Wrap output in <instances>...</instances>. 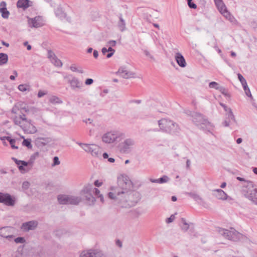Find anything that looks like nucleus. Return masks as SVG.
<instances>
[{"mask_svg": "<svg viewBox=\"0 0 257 257\" xmlns=\"http://www.w3.org/2000/svg\"><path fill=\"white\" fill-rule=\"evenodd\" d=\"M133 183L125 175L117 177V186L112 187L108 193V197L122 208L134 206L140 200L141 194L133 190Z\"/></svg>", "mask_w": 257, "mask_h": 257, "instance_id": "f257e3e1", "label": "nucleus"}, {"mask_svg": "<svg viewBox=\"0 0 257 257\" xmlns=\"http://www.w3.org/2000/svg\"><path fill=\"white\" fill-rule=\"evenodd\" d=\"M192 117V121L200 128L208 130L209 132L212 130L214 126L202 114L196 112H190L189 114Z\"/></svg>", "mask_w": 257, "mask_h": 257, "instance_id": "f03ea898", "label": "nucleus"}, {"mask_svg": "<svg viewBox=\"0 0 257 257\" xmlns=\"http://www.w3.org/2000/svg\"><path fill=\"white\" fill-rule=\"evenodd\" d=\"M125 137L123 132L118 130H113L106 133L102 136V141L106 144H111L119 142Z\"/></svg>", "mask_w": 257, "mask_h": 257, "instance_id": "7ed1b4c3", "label": "nucleus"}, {"mask_svg": "<svg viewBox=\"0 0 257 257\" xmlns=\"http://www.w3.org/2000/svg\"><path fill=\"white\" fill-rule=\"evenodd\" d=\"M217 232L224 238L234 241L239 240L242 235L233 228H230L229 229L218 228Z\"/></svg>", "mask_w": 257, "mask_h": 257, "instance_id": "20e7f679", "label": "nucleus"}, {"mask_svg": "<svg viewBox=\"0 0 257 257\" xmlns=\"http://www.w3.org/2000/svg\"><path fill=\"white\" fill-rule=\"evenodd\" d=\"M92 185L87 184L84 186L80 192V194L84 198L86 203L89 206L94 205L96 202L95 197L92 195Z\"/></svg>", "mask_w": 257, "mask_h": 257, "instance_id": "39448f33", "label": "nucleus"}, {"mask_svg": "<svg viewBox=\"0 0 257 257\" xmlns=\"http://www.w3.org/2000/svg\"><path fill=\"white\" fill-rule=\"evenodd\" d=\"M77 144L86 152L90 153L93 157L99 158L101 156V149L98 146L81 143H77Z\"/></svg>", "mask_w": 257, "mask_h": 257, "instance_id": "423d86ee", "label": "nucleus"}, {"mask_svg": "<svg viewBox=\"0 0 257 257\" xmlns=\"http://www.w3.org/2000/svg\"><path fill=\"white\" fill-rule=\"evenodd\" d=\"M136 142L132 138H127L119 144V148L121 152L128 153L133 149Z\"/></svg>", "mask_w": 257, "mask_h": 257, "instance_id": "0eeeda50", "label": "nucleus"}, {"mask_svg": "<svg viewBox=\"0 0 257 257\" xmlns=\"http://www.w3.org/2000/svg\"><path fill=\"white\" fill-rule=\"evenodd\" d=\"M16 198L11 196L8 193L0 192V203L9 206H13L15 204Z\"/></svg>", "mask_w": 257, "mask_h": 257, "instance_id": "6e6552de", "label": "nucleus"}, {"mask_svg": "<svg viewBox=\"0 0 257 257\" xmlns=\"http://www.w3.org/2000/svg\"><path fill=\"white\" fill-rule=\"evenodd\" d=\"M247 190H243L244 196L255 204H257V190L252 187H249Z\"/></svg>", "mask_w": 257, "mask_h": 257, "instance_id": "1a4fd4ad", "label": "nucleus"}, {"mask_svg": "<svg viewBox=\"0 0 257 257\" xmlns=\"http://www.w3.org/2000/svg\"><path fill=\"white\" fill-rule=\"evenodd\" d=\"M26 134H34L37 132L36 127L32 123V120L29 119L19 125Z\"/></svg>", "mask_w": 257, "mask_h": 257, "instance_id": "9d476101", "label": "nucleus"}, {"mask_svg": "<svg viewBox=\"0 0 257 257\" xmlns=\"http://www.w3.org/2000/svg\"><path fill=\"white\" fill-rule=\"evenodd\" d=\"M28 18V23L31 28H38L44 25V22L42 17L37 16L33 18Z\"/></svg>", "mask_w": 257, "mask_h": 257, "instance_id": "9b49d317", "label": "nucleus"}, {"mask_svg": "<svg viewBox=\"0 0 257 257\" xmlns=\"http://www.w3.org/2000/svg\"><path fill=\"white\" fill-rule=\"evenodd\" d=\"M12 159L15 162V163L18 165V168L20 172L22 173H25L29 171L31 169L30 168H27L29 165L31 164V167L32 166V164L33 163L32 162H27L24 161L19 160L16 158H13Z\"/></svg>", "mask_w": 257, "mask_h": 257, "instance_id": "f8f14e48", "label": "nucleus"}, {"mask_svg": "<svg viewBox=\"0 0 257 257\" xmlns=\"http://www.w3.org/2000/svg\"><path fill=\"white\" fill-rule=\"evenodd\" d=\"M65 78L68 79V82L72 89H80L82 87V82L80 81L77 78L70 75L66 76Z\"/></svg>", "mask_w": 257, "mask_h": 257, "instance_id": "ddd939ff", "label": "nucleus"}, {"mask_svg": "<svg viewBox=\"0 0 257 257\" xmlns=\"http://www.w3.org/2000/svg\"><path fill=\"white\" fill-rule=\"evenodd\" d=\"M102 252L97 249H90L81 252L80 257H103Z\"/></svg>", "mask_w": 257, "mask_h": 257, "instance_id": "4468645a", "label": "nucleus"}, {"mask_svg": "<svg viewBox=\"0 0 257 257\" xmlns=\"http://www.w3.org/2000/svg\"><path fill=\"white\" fill-rule=\"evenodd\" d=\"M158 125L161 130L167 133V131H169V128L170 125H173V121L166 118H162L158 121Z\"/></svg>", "mask_w": 257, "mask_h": 257, "instance_id": "2eb2a0df", "label": "nucleus"}, {"mask_svg": "<svg viewBox=\"0 0 257 257\" xmlns=\"http://www.w3.org/2000/svg\"><path fill=\"white\" fill-rule=\"evenodd\" d=\"M117 74L124 79L133 78L135 75L134 73L128 70L125 67H120Z\"/></svg>", "mask_w": 257, "mask_h": 257, "instance_id": "dca6fc26", "label": "nucleus"}, {"mask_svg": "<svg viewBox=\"0 0 257 257\" xmlns=\"http://www.w3.org/2000/svg\"><path fill=\"white\" fill-rule=\"evenodd\" d=\"M14 228L11 227H4L0 229V235L6 238L10 239L13 237Z\"/></svg>", "mask_w": 257, "mask_h": 257, "instance_id": "f3484780", "label": "nucleus"}, {"mask_svg": "<svg viewBox=\"0 0 257 257\" xmlns=\"http://www.w3.org/2000/svg\"><path fill=\"white\" fill-rule=\"evenodd\" d=\"M38 225V222L36 220H32L28 222L23 223L22 224L21 228L25 231H28L30 230H34L36 229Z\"/></svg>", "mask_w": 257, "mask_h": 257, "instance_id": "a211bd4d", "label": "nucleus"}, {"mask_svg": "<svg viewBox=\"0 0 257 257\" xmlns=\"http://www.w3.org/2000/svg\"><path fill=\"white\" fill-rule=\"evenodd\" d=\"M48 58L55 66L61 67L62 66V62L56 57V55L52 51H48Z\"/></svg>", "mask_w": 257, "mask_h": 257, "instance_id": "6ab92c4d", "label": "nucleus"}, {"mask_svg": "<svg viewBox=\"0 0 257 257\" xmlns=\"http://www.w3.org/2000/svg\"><path fill=\"white\" fill-rule=\"evenodd\" d=\"M213 195L219 200H225L227 199V194L221 189H216L213 191Z\"/></svg>", "mask_w": 257, "mask_h": 257, "instance_id": "aec40b11", "label": "nucleus"}, {"mask_svg": "<svg viewBox=\"0 0 257 257\" xmlns=\"http://www.w3.org/2000/svg\"><path fill=\"white\" fill-rule=\"evenodd\" d=\"M7 4L5 2L3 1L0 3V13L2 17L4 19H8L10 16V12L7 10Z\"/></svg>", "mask_w": 257, "mask_h": 257, "instance_id": "412c9836", "label": "nucleus"}, {"mask_svg": "<svg viewBox=\"0 0 257 257\" xmlns=\"http://www.w3.org/2000/svg\"><path fill=\"white\" fill-rule=\"evenodd\" d=\"M32 2L29 0H18L17 3V7L19 9L25 10L32 6Z\"/></svg>", "mask_w": 257, "mask_h": 257, "instance_id": "4be33fe9", "label": "nucleus"}, {"mask_svg": "<svg viewBox=\"0 0 257 257\" xmlns=\"http://www.w3.org/2000/svg\"><path fill=\"white\" fill-rule=\"evenodd\" d=\"M28 120H29V119H28L26 118V115L24 114L19 116H16L13 118V121L15 124L19 126Z\"/></svg>", "mask_w": 257, "mask_h": 257, "instance_id": "5701e85b", "label": "nucleus"}, {"mask_svg": "<svg viewBox=\"0 0 257 257\" xmlns=\"http://www.w3.org/2000/svg\"><path fill=\"white\" fill-rule=\"evenodd\" d=\"M175 59L177 64L181 67H185L186 65L185 59L180 53H177L175 56Z\"/></svg>", "mask_w": 257, "mask_h": 257, "instance_id": "b1692460", "label": "nucleus"}, {"mask_svg": "<svg viewBox=\"0 0 257 257\" xmlns=\"http://www.w3.org/2000/svg\"><path fill=\"white\" fill-rule=\"evenodd\" d=\"M169 131H167V133L172 135H177L179 133L180 127L178 124L173 121V125H171L169 128Z\"/></svg>", "mask_w": 257, "mask_h": 257, "instance_id": "393cba45", "label": "nucleus"}, {"mask_svg": "<svg viewBox=\"0 0 257 257\" xmlns=\"http://www.w3.org/2000/svg\"><path fill=\"white\" fill-rule=\"evenodd\" d=\"M69 204L78 205L81 202L82 199L80 196L69 195Z\"/></svg>", "mask_w": 257, "mask_h": 257, "instance_id": "a878e982", "label": "nucleus"}, {"mask_svg": "<svg viewBox=\"0 0 257 257\" xmlns=\"http://www.w3.org/2000/svg\"><path fill=\"white\" fill-rule=\"evenodd\" d=\"M57 200L60 204H69V195L65 194L59 195Z\"/></svg>", "mask_w": 257, "mask_h": 257, "instance_id": "bb28decb", "label": "nucleus"}, {"mask_svg": "<svg viewBox=\"0 0 257 257\" xmlns=\"http://www.w3.org/2000/svg\"><path fill=\"white\" fill-rule=\"evenodd\" d=\"M219 12L226 19L230 20L231 16L229 12L227 11V8L225 5H223V7H220L217 8Z\"/></svg>", "mask_w": 257, "mask_h": 257, "instance_id": "cd10ccee", "label": "nucleus"}, {"mask_svg": "<svg viewBox=\"0 0 257 257\" xmlns=\"http://www.w3.org/2000/svg\"><path fill=\"white\" fill-rule=\"evenodd\" d=\"M220 104L222 107H223L224 110L227 112L228 119L235 120L234 116L232 112L231 108L228 107L225 104L223 103H220Z\"/></svg>", "mask_w": 257, "mask_h": 257, "instance_id": "c85d7f7f", "label": "nucleus"}, {"mask_svg": "<svg viewBox=\"0 0 257 257\" xmlns=\"http://www.w3.org/2000/svg\"><path fill=\"white\" fill-rule=\"evenodd\" d=\"M169 178L166 176L164 175L162 177L157 179H150V181L152 183H159V184H163L168 182L169 181Z\"/></svg>", "mask_w": 257, "mask_h": 257, "instance_id": "c756f323", "label": "nucleus"}, {"mask_svg": "<svg viewBox=\"0 0 257 257\" xmlns=\"http://www.w3.org/2000/svg\"><path fill=\"white\" fill-rule=\"evenodd\" d=\"M188 194L196 201H197L199 203L202 204V205L205 206L206 204V202H205L204 200L198 195L193 193H189Z\"/></svg>", "mask_w": 257, "mask_h": 257, "instance_id": "7c9ffc66", "label": "nucleus"}, {"mask_svg": "<svg viewBox=\"0 0 257 257\" xmlns=\"http://www.w3.org/2000/svg\"><path fill=\"white\" fill-rule=\"evenodd\" d=\"M38 143H40L43 146H45L52 142L51 138H38L37 140Z\"/></svg>", "mask_w": 257, "mask_h": 257, "instance_id": "2f4dec72", "label": "nucleus"}, {"mask_svg": "<svg viewBox=\"0 0 257 257\" xmlns=\"http://www.w3.org/2000/svg\"><path fill=\"white\" fill-rule=\"evenodd\" d=\"M119 21L117 23L118 27L119 29V30L121 32H123L125 29V21L123 20V19L122 17V16L120 15L119 17Z\"/></svg>", "mask_w": 257, "mask_h": 257, "instance_id": "473e14b6", "label": "nucleus"}, {"mask_svg": "<svg viewBox=\"0 0 257 257\" xmlns=\"http://www.w3.org/2000/svg\"><path fill=\"white\" fill-rule=\"evenodd\" d=\"M55 13L56 16L60 19H63L66 17V14L60 7L57 8L55 10Z\"/></svg>", "mask_w": 257, "mask_h": 257, "instance_id": "72a5a7b5", "label": "nucleus"}, {"mask_svg": "<svg viewBox=\"0 0 257 257\" xmlns=\"http://www.w3.org/2000/svg\"><path fill=\"white\" fill-rule=\"evenodd\" d=\"M8 56L6 53H0V65H3L7 63Z\"/></svg>", "mask_w": 257, "mask_h": 257, "instance_id": "f704fd0d", "label": "nucleus"}, {"mask_svg": "<svg viewBox=\"0 0 257 257\" xmlns=\"http://www.w3.org/2000/svg\"><path fill=\"white\" fill-rule=\"evenodd\" d=\"M92 193H94L96 196L99 198L102 203H104V199L102 194H100V191L96 188H94L92 186Z\"/></svg>", "mask_w": 257, "mask_h": 257, "instance_id": "c9c22d12", "label": "nucleus"}, {"mask_svg": "<svg viewBox=\"0 0 257 257\" xmlns=\"http://www.w3.org/2000/svg\"><path fill=\"white\" fill-rule=\"evenodd\" d=\"M18 89L22 91L25 92L26 91H30L31 90V87L29 85L27 84H22L18 86Z\"/></svg>", "mask_w": 257, "mask_h": 257, "instance_id": "e433bc0d", "label": "nucleus"}, {"mask_svg": "<svg viewBox=\"0 0 257 257\" xmlns=\"http://www.w3.org/2000/svg\"><path fill=\"white\" fill-rule=\"evenodd\" d=\"M49 101L53 104H60L62 103V100L57 96H52L50 97Z\"/></svg>", "mask_w": 257, "mask_h": 257, "instance_id": "4c0bfd02", "label": "nucleus"}, {"mask_svg": "<svg viewBox=\"0 0 257 257\" xmlns=\"http://www.w3.org/2000/svg\"><path fill=\"white\" fill-rule=\"evenodd\" d=\"M70 69L73 72H76L81 74H82L84 72L82 68L77 67L75 64L72 65L70 67Z\"/></svg>", "mask_w": 257, "mask_h": 257, "instance_id": "58836bf2", "label": "nucleus"}, {"mask_svg": "<svg viewBox=\"0 0 257 257\" xmlns=\"http://www.w3.org/2000/svg\"><path fill=\"white\" fill-rule=\"evenodd\" d=\"M236 179L239 181L244 182L247 187H252L253 182L251 181L246 180L244 178L240 177H237Z\"/></svg>", "mask_w": 257, "mask_h": 257, "instance_id": "ea45409f", "label": "nucleus"}, {"mask_svg": "<svg viewBox=\"0 0 257 257\" xmlns=\"http://www.w3.org/2000/svg\"><path fill=\"white\" fill-rule=\"evenodd\" d=\"M181 222L183 223V224L181 226L182 229L184 231H186L189 228V224L187 223L185 219L183 218H181Z\"/></svg>", "mask_w": 257, "mask_h": 257, "instance_id": "a19ab883", "label": "nucleus"}, {"mask_svg": "<svg viewBox=\"0 0 257 257\" xmlns=\"http://www.w3.org/2000/svg\"><path fill=\"white\" fill-rule=\"evenodd\" d=\"M242 85V87L243 88V89L244 90V92H245L246 95L248 97H252V95H251V92L250 91V89L247 86V83H246V84Z\"/></svg>", "mask_w": 257, "mask_h": 257, "instance_id": "79ce46f5", "label": "nucleus"}, {"mask_svg": "<svg viewBox=\"0 0 257 257\" xmlns=\"http://www.w3.org/2000/svg\"><path fill=\"white\" fill-rule=\"evenodd\" d=\"M209 87L210 88H214L216 90H218L220 86L217 82L212 81L209 83Z\"/></svg>", "mask_w": 257, "mask_h": 257, "instance_id": "37998d69", "label": "nucleus"}, {"mask_svg": "<svg viewBox=\"0 0 257 257\" xmlns=\"http://www.w3.org/2000/svg\"><path fill=\"white\" fill-rule=\"evenodd\" d=\"M20 105H21V104L20 103H18L16 104L12 108V112L16 114L18 112V110L20 109Z\"/></svg>", "mask_w": 257, "mask_h": 257, "instance_id": "c03bdc74", "label": "nucleus"}, {"mask_svg": "<svg viewBox=\"0 0 257 257\" xmlns=\"http://www.w3.org/2000/svg\"><path fill=\"white\" fill-rule=\"evenodd\" d=\"M23 145L25 146H26L28 148H31L32 147V145L31 143V141L28 139H24L23 142Z\"/></svg>", "mask_w": 257, "mask_h": 257, "instance_id": "a18cd8bd", "label": "nucleus"}, {"mask_svg": "<svg viewBox=\"0 0 257 257\" xmlns=\"http://www.w3.org/2000/svg\"><path fill=\"white\" fill-rule=\"evenodd\" d=\"M60 164V161L59 160V158L55 156L53 158V163L52 164V167H54Z\"/></svg>", "mask_w": 257, "mask_h": 257, "instance_id": "49530a36", "label": "nucleus"}, {"mask_svg": "<svg viewBox=\"0 0 257 257\" xmlns=\"http://www.w3.org/2000/svg\"><path fill=\"white\" fill-rule=\"evenodd\" d=\"M237 76L239 80L240 81L242 85L246 84V81L241 74L238 73L237 74Z\"/></svg>", "mask_w": 257, "mask_h": 257, "instance_id": "de8ad7c7", "label": "nucleus"}, {"mask_svg": "<svg viewBox=\"0 0 257 257\" xmlns=\"http://www.w3.org/2000/svg\"><path fill=\"white\" fill-rule=\"evenodd\" d=\"M218 90H219L222 94L224 95L225 96L228 95L227 90L224 87L220 86Z\"/></svg>", "mask_w": 257, "mask_h": 257, "instance_id": "09e8293b", "label": "nucleus"}, {"mask_svg": "<svg viewBox=\"0 0 257 257\" xmlns=\"http://www.w3.org/2000/svg\"><path fill=\"white\" fill-rule=\"evenodd\" d=\"M143 52L146 56L148 57L152 60H155L154 56L150 53V52L149 51H148L147 50H144Z\"/></svg>", "mask_w": 257, "mask_h": 257, "instance_id": "8fccbe9b", "label": "nucleus"}, {"mask_svg": "<svg viewBox=\"0 0 257 257\" xmlns=\"http://www.w3.org/2000/svg\"><path fill=\"white\" fill-rule=\"evenodd\" d=\"M214 2H215V5L217 8L220 7H223V5H224V4L223 3L222 0H214Z\"/></svg>", "mask_w": 257, "mask_h": 257, "instance_id": "3c124183", "label": "nucleus"}, {"mask_svg": "<svg viewBox=\"0 0 257 257\" xmlns=\"http://www.w3.org/2000/svg\"><path fill=\"white\" fill-rule=\"evenodd\" d=\"M175 218V214H172L170 216V217L167 218L166 221L167 223H170L173 222Z\"/></svg>", "mask_w": 257, "mask_h": 257, "instance_id": "603ef678", "label": "nucleus"}, {"mask_svg": "<svg viewBox=\"0 0 257 257\" xmlns=\"http://www.w3.org/2000/svg\"><path fill=\"white\" fill-rule=\"evenodd\" d=\"M16 243H23L25 242V239L22 237H18L15 239Z\"/></svg>", "mask_w": 257, "mask_h": 257, "instance_id": "864d4df0", "label": "nucleus"}, {"mask_svg": "<svg viewBox=\"0 0 257 257\" xmlns=\"http://www.w3.org/2000/svg\"><path fill=\"white\" fill-rule=\"evenodd\" d=\"M20 103L21 104V105H20V109L23 110L26 112H28V109L26 107V104L22 102H21Z\"/></svg>", "mask_w": 257, "mask_h": 257, "instance_id": "5fc2aeb1", "label": "nucleus"}, {"mask_svg": "<svg viewBox=\"0 0 257 257\" xmlns=\"http://www.w3.org/2000/svg\"><path fill=\"white\" fill-rule=\"evenodd\" d=\"M116 42L114 40H111L107 42L106 46L109 47H114L116 45Z\"/></svg>", "mask_w": 257, "mask_h": 257, "instance_id": "6e6d98bb", "label": "nucleus"}, {"mask_svg": "<svg viewBox=\"0 0 257 257\" xmlns=\"http://www.w3.org/2000/svg\"><path fill=\"white\" fill-rule=\"evenodd\" d=\"M188 2V6L192 9H196V5L194 4L193 3H192V0H187Z\"/></svg>", "mask_w": 257, "mask_h": 257, "instance_id": "4d7b16f0", "label": "nucleus"}, {"mask_svg": "<svg viewBox=\"0 0 257 257\" xmlns=\"http://www.w3.org/2000/svg\"><path fill=\"white\" fill-rule=\"evenodd\" d=\"M29 186H30V183L28 181L24 182L22 184V188L25 190L28 189Z\"/></svg>", "mask_w": 257, "mask_h": 257, "instance_id": "13d9d810", "label": "nucleus"}, {"mask_svg": "<svg viewBox=\"0 0 257 257\" xmlns=\"http://www.w3.org/2000/svg\"><path fill=\"white\" fill-rule=\"evenodd\" d=\"M47 94V92H45L42 90H39L38 93V97L39 98H41Z\"/></svg>", "mask_w": 257, "mask_h": 257, "instance_id": "bf43d9fd", "label": "nucleus"}, {"mask_svg": "<svg viewBox=\"0 0 257 257\" xmlns=\"http://www.w3.org/2000/svg\"><path fill=\"white\" fill-rule=\"evenodd\" d=\"M15 143H16V140L15 139L11 140V141L10 142V144L11 146V147L13 149H18V147H17L15 145Z\"/></svg>", "mask_w": 257, "mask_h": 257, "instance_id": "052dcab7", "label": "nucleus"}, {"mask_svg": "<svg viewBox=\"0 0 257 257\" xmlns=\"http://www.w3.org/2000/svg\"><path fill=\"white\" fill-rule=\"evenodd\" d=\"M93 82V80L91 78H88L85 81V84L87 85H89L92 84Z\"/></svg>", "mask_w": 257, "mask_h": 257, "instance_id": "680f3d73", "label": "nucleus"}, {"mask_svg": "<svg viewBox=\"0 0 257 257\" xmlns=\"http://www.w3.org/2000/svg\"><path fill=\"white\" fill-rule=\"evenodd\" d=\"M94 184L95 186L99 187L102 185V183L98 180H95Z\"/></svg>", "mask_w": 257, "mask_h": 257, "instance_id": "e2e57ef3", "label": "nucleus"}, {"mask_svg": "<svg viewBox=\"0 0 257 257\" xmlns=\"http://www.w3.org/2000/svg\"><path fill=\"white\" fill-rule=\"evenodd\" d=\"M24 45L27 46V48L28 50H30L32 49L31 46L28 44V42H25L24 43Z\"/></svg>", "mask_w": 257, "mask_h": 257, "instance_id": "0e129e2a", "label": "nucleus"}, {"mask_svg": "<svg viewBox=\"0 0 257 257\" xmlns=\"http://www.w3.org/2000/svg\"><path fill=\"white\" fill-rule=\"evenodd\" d=\"M141 102V100H130L129 101L130 103H137V104H140Z\"/></svg>", "mask_w": 257, "mask_h": 257, "instance_id": "69168bd1", "label": "nucleus"}, {"mask_svg": "<svg viewBox=\"0 0 257 257\" xmlns=\"http://www.w3.org/2000/svg\"><path fill=\"white\" fill-rule=\"evenodd\" d=\"M229 120H225L223 122V125L224 126H228L229 125Z\"/></svg>", "mask_w": 257, "mask_h": 257, "instance_id": "338daca9", "label": "nucleus"}, {"mask_svg": "<svg viewBox=\"0 0 257 257\" xmlns=\"http://www.w3.org/2000/svg\"><path fill=\"white\" fill-rule=\"evenodd\" d=\"M93 56L95 58H97L98 56V52L97 50H94L93 51Z\"/></svg>", "mask_w": 257, "mask_h": 257, "instance_id": "774afa93", "label": "nucleus"}]
</instances>
